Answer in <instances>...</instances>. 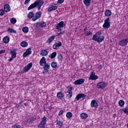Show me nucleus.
Listing matches in <instances>:
<instances>
[{
  "label": "nucleus",
  "instance_id": "obj_39",
  "mask_svg": "<svg viewBox=\"0 0 128 128\" xmlns=\"http://www.w3.org/2000/svg\"><path fill=\"white\" fill-rule=\"evenodd\" d=\"M46 26V24L44 22H42L40 24V26L41 28H44Z\"/></svg>",
  "mask_w": 128,
  "mask_h": 128
},
{
  "label": "nucleus",
  "instance_id": "obj_11",
  "mask_svg": "<svg viewBox=\"0 0 128 128\" xmlns=\"http://www.w3.org/2000/svg\"><path fill=\"white\" fill-rule=\"evenodd\" d=\"M44 4V0H37V4L36 5V6H38V10H40V8H42V6Z\"/></svg>",
  "mask_w": 128,
  "mask_h": 128
},
{
  "label": "nucleus",
  "instance_id": "obj_21",
  "mask_svg": "<svg viewBox=\"0 0 128 128\" xmlns=\"http://www.w3.org/2000/svg\"><path fill=\"white\" fill-rule=\"evenodd\" d=\"M10 54H12V56L16 58V50L14 49L13 50L10 52Z\"/></svg>",
  "mask_w": 128,
  "mask_h": 128
},
{
  "label": "nucleus",
  "instance_id": "obj_36",
  "mask_svg": "<svg viewBox=\"0 0 128 128\" xmlns=\"http://www.w3.org/2000/svg\"><path fill=\"white\" fill-rule=\"evenodd\" d=\"M66 116L68 118H70L72 116V113L71 112H68L66 114Z\"/></svg>",
  "mask_w": 128,
  "mask_h": 128
},
{
  "label": "nucleus",
  "instance_id": "obj_52",
  "mask_svg": "<svg viewBox=\"0 0 128 128\" xmlns=\"http://www.w3.org/2000/svg\"><path fill=\"white\" fill-rule=\"evenodd\" d=\"M64 2V0H58V4H62Z\"/></svg>",
  "mask_w": 128,
  "mask_h": 128
},
{
  "label": "nucleus",
  "instance_id": "obj_49",
  "mask_svg": "<svg viewBox=\"0 0 128 128\" xmlns=\"http://www.w3.org/2000/svg\"><path fill=\"white\" fill-rule=\"evenodd\" d=\"M14 128H20V126L16 124L14 125Z\"/></svg>",
  "mask_w": 128,
  "mask_h": 128
},
{
  "label": "nucleus",
  "instance_id": "obj_47",
  "mask_svg": "<svg viewBox=\"0 0 128 128\" xmlns=\"http://www.w3.org/2000/svg\"><path fill=\"white\" fill-rule=\"evenodd\" d=\"M98 68L100 70H102V65L100 64H98Z\"/></svg>",
  "mask_w": 128,
  "mask_h": 128
},
{
  "label": "nucleus",
  "instance_id": "obj_4",
  "mask_svg": "<svg viewBox=\"0 0 128 128\" xmlns=\"http://www.w3.org/2000/svg\"><path fill=\"white\" fill-rule=\"evenodd\" d=\"M67 88H68V90L67 91L68 94H66V98L68 100L72 96V87L68 86Z\"/></svg>",
  "mask_w": 128,
  "mask_h": 128
},
{
  "label": "nucleus",
  "instance_id": "obj_55",
  "mask_svg": "<svg viewBox=\"0 0 128 128\" xmlns=\"http://www.w3.org/2000/svg\"><path fill=\"white\" fill-rule=\"evenodd\" d=\"M14 58L12 56V57L10 59H8V62H12V60Z\"/></svg>",
  "mask_w": 128,
  "mask_h": 128
},
{
  "label": "nucleus",
  "instance_id": "obj_5",
  "mask_svg": "<svg viewBox=\"0 0 128 128\" xmlns=\"http://www.w3.org/2000/svg\"><path fill=\"white\" fill-rule=\"evenodd\" d=\"M98 78V76L96 75V72H92L90 73V75L88 78V80H96Z\"/></svg>",
  "mask_w": 128,
  "mask_h": 128
},
{
  "label": "nucleus",
  "instance_id": "obj_53",
  "mask_svg": "<svg viewBox=\"0 0 128 128\" xmlns=\"http://www.w3.org/2000/svg\"><path fill=\"white\" fill-rule=\"evenodd\" d=\"M30 2V0H26L24 2V4H28Z\"/></svg>",
  "mask_w": 128,
  "mask_h": 128
},
{
  "label": "nucleus",
  "instance_id": "obj_42",
  "mask_svg": "<svg viewBox=\"0 0 128 128\" xmlns=\"http://www.w3.org/2000/svg\"><path fill=\"white\" fill-rule=\"evenodd\" d=\"M123 112L124 113L126 114H128V108H124Z\"/></svg>",
  "mask_w": 128,
  "mask_h": 128
},
{
  "label": "nucleus",
  "instance_id": "obj_17",
  "mask_svg": "<svg viewBox=\"0 0 128 128\" xmlns=\"http://www.w3.org/2000/svg\"><path fill=\"white\" fill-rule=\"evenodd\" d=\"M90 106L92 108H97L98 106V102H96V101L95 100H93L91 101Z\"/></svg>",
  "mask_w": 128,
  "mask_h": 128
},
{
  "label": "nucleus",
  "instance_id": "obj_20",
  "mask_svg": "<svg viewBox=\"0 0 128 128\" xmlns=\"http://www.w3.org/2000/svg\"><path fill=\"white\" fill-rule=\"evenodd\" d=\"M54 38H56V36H52L46 40V44H52V42H53V40H54Z\"/></svg>",
  "mask_w": 128,
  "mask_h": 128
},
{
  "label": "nucleus",
  "instance_id": "obj_9",
  "mask_svg": "<svg viewBox=\"0 0 128 128\" xmlns=\"http://www.w3.org/2000/svg\"><path fill=\"white\" fill-rule=\"evenodd\" d=\"M84 82V79L81 78V79L76 80L74 82V84H75L76 86L80 85V84H82Z\"/></svg>",
  "mask_w": 128,
  "mask_h": 128
},
{
  "label": "nucleus",
  "instance_id": "obj_2",
  "mask_svg": "<svg viewBox=\"0 0 128 128\" xmlns=\"http://www.w3.org/2000/svg\"><path fill=\"white\" fill-rule=\"evenodd\" d=\"M46 117L44 116L42 118L40 123L38 125V128H46Z\"/></svg>",
  "mask_w": 128,
  "mask_h": 128
},
{
  "label": "nucleus",
  "instance_id": "obj_33",
  "mask_svg": "<svg viewBox=\"0 0 128 128\" xmlns=\"http://www.w3.org/2000/svg\"><path fill=\"white\" fill-rule=\"evenodd\" d=\"M20 45L22 48H26V46H28V42H21Z\"/></svg>",
  "mask_w": 128,
  "mask_h": 128
},
{
  "label": "nucleus",
  "instance_id": "obj_19",
  "mask_svg": "<svg viewBox=\"0 0 128 128\" xmlns=\"http://www.w3.org/2000/svg\"><path fill=\"white\" fill-rule=\"evenodd\" d=\"M46 64V58L42 57V58L40 59V66H44Z\"/></svg>",
  "mask_w": 128,
  "mask_h": 128
},
{
  "label": "nucleus",
  "instance_id": "obj_54",
  "mask_svg": "<svg viewBox=\"0 0 128 128\" xmlns=\"http://www.w3.org/2000/svg\"><path fill=\"white\" fill-rule=\"evenodd\" d=\"M60 32L58 34V36H62V34H64V32H62V31H60Z\"/></svg>",
  "mask_w": 128,
  "mask_h": 128
},
{
  "label": "nucleus",
  "instance_id": "obj_32",
  "mask_svg": "<svg viewBox=\"0 0 128 128\" xmlns=\"http://www.w3.org/2000/svg\"><path fill=\"white\" fill-rule=\"evenodd\" d=\"M55 56H56V52H53L49 56L48 58H54Z\"/></svg>",
  "mask_w": 128,
  "mask_h": 128
},
{
  "label": "nucleus",
  "instance_id": "obj_3",
  "mask_svg": "<svg viewBox=\"0 0 128 128\" xmlns=\"http://www.w3.org/2000/svg\"><path fill=\"white\" fill-rule=\"evenodd\" d=\"M110 18H108L106 20H104V22L102 26L104 28H110Z\"/></svg>",
  "mask_w": 128,
  "mask_h": 128
},
{
  "label": "nucleus",
  "instance_id": "obj_48",
  "mask_svg": "<svg viewBox=\"0 0 128 128\" xmlns=\"http://www.w3.org/2000/svg\"><path fill=\"white\" fill-rule=\"evenodd\" d=\"M29 56L28 54H27V52H26L24 53L23 54V56L24 58H26V56Z\"/></svg>",
  "mask_w": 128,
  "mask_h": 128
},
{
  "label": "nucleus",
  "instance_id": "obj_22",
  "mask_svg": "<svg viewBox=\"0 0 128 128\" xmlns=\"http://www.w3.org/2000/svg\"><path fill=\"white\" fill-rule=\"evenodd\" d=\"M40 56H46L48 54V52L46 50H42V51L40 52Z\"/></svg>",
  "mask_w": 128,
  "mask_h": 128
},
{
  "label": "nucleus",
  "instance_id": "obj_16",
  "mask_svg": "<svg viewBox=\"0 0 128 128\" xmlns=\"http://www.w3.org/2000/svg\"><path fill=\"white\" fill-rule=\"evenodd\" d=\"M38 2V0L34 2V3L32 4L28 8V10H34V8H36V4Z\"/></svg>",
  "mask_w": 128,
  "mask_h": 128
},
{
  "label": "nucleus",
  "instance_id": "obj_58",
  "mask_svg": "<svg viewBox=\"0 0 128 128\" xmlns=\"http://www.w3.org/2000/svg\"><path fill=\"white\" fill-rule=\"evenodd\" d=\"M24 104V106H27L26 103Z\"/></svg>",
  "mask_w": 128,
  "mask_h": 128
},
{
  "label": "nucleus",
  "instance_id": "obj_50",
  "mask_svg": "<svg viewBox=\"0 0 128 128\" xmlns=\"http://www.w3.org/2000/svg\"><path fill=\"white\" fill-rule=\"evenodd\" d=\"M64 114V110H60L58 113V116H62Z\"/></svg>",
  "mask_w": 128,
  "mask_h": 128
},
{
  "label": "nucleus",
  "instance_id": "obj_10",
  "mask_svg": "<svg viewBox=\"0 0 128 128\" xmlns=\"http://www.w3.org/2000/svg\"><path fill=\"white\" fill-rule=\"evenodd\" d=\"M86 95L84 94H80L76 96V100H80V98H82L83 100H84V98H86Z\"/></svg>",
  "mask_w": 128,
  "mask_h": 128
},
{
  "label": "nucleus",
  "instance_id": "obj_1",
  "mask_svg": "<svg viewBox=\"0 0 128 128\" xmlns=\"http://www.w3.org/2000/svg\"><path fill=\"white\" fill-rule=\"evenodd\" d=\"M92 40L94 42H97L100 44V42H104V36H96V35H94L92 38Z\"/></svg>",
  "mask_w": 128,
  "mask_h": 128
},
{
  "label": "nucleus",
  "instance_id": "obj_29",
  "mask_svg": "<svg viewBox=\"0 0 128 128\" xmlns=\"http://www.w3.org/2000/svg\"><path fill=\"white\" fill-rule=\"evenodd\" d=\"M8 32H10V34H12L13 32V34H16V31L14 30V28H8L7 30Z\"/></svg>",
  "mask_w": 128,
  "mask_h": 128
},
{
  "label": "nucleus",
  "instance_id": "obj_25",
  "mask_svg": "<svg viewBox=\"0 0 128 128\" xmlns=\"http://www.w3.org/2000/svg\"><path fill=\"white\" fill-rule=\"evenodd\" d=\"M104 14L106 16H112V12L110 10H106Z\"/></svg>",
  "mask_w": 128,
  "mask_h": 128
},
{
  "label": "nucleus",
  "instance_id": "obj_46",
  "mask_svg": "<svg viewBox=\"0 0 128 128\" xmlns=\"http://www.w3.org/2000/svg\"><path fill=\"white\" fill-rule=\"evenodd\" d=\"M62 54H60L58 56V58L59 60H62Z\"/></svg>",
  "mask_w": 128,
  "mask_h": 128
},
{
  "label": "nucleus",
  "instance_id": "obj_44",
  "mask_svg": "<svg viewBox=\"0 0 128 128\" xmlns=\"http://www.w3.org/2000/svg\"><path fill=\"white\" fill-rule=\"evenodd\" d=\"M4 10H0V16H4Z\"/></svg>",
  "mask_w": 128,
  "mask_h": 128
},
{
  "label": "nucleus",
  "instance_id": "obj_60",
  "mask_svg": "<svg viewBox=\"0 0 128 128\" xmlns=\"http://www.w3.org/2000/svg\"><path fill=\"white\" fill-rule=\"evenodd\" d=\"M81 0V1H82V0Z\"/></svg>",
  "mask_w": 128,
  "mask_h": 128
},
{
  "label": "nucleus",
  "instance_id": "obj_38",
  "mask_svg": "<svg viewBox=\"0 0 128 128\" xmlns=\"http://www.w3.org/2000/svg\"><path fill=\"white\" fill-rule=\"evenodd\" d=\"M32 122H34V118H28L27 119V122L28 124H32Z\"/></svg>",
  "mask_w": 128,
  "mask_h": 128
},
{
  "label": "nucleus",
  "instance_id": "obj_6",
  "mask_svg": "<svg viewBox=\"0 0 128 128\" xmlns=\"http://www.w3.org/2000/svg\"><path fill=\"white\" fill-rule=\"evenodd\" d=\"M42 16V12H36L34 14V16L32 18L33 22H36L37 20H38Z\"/></svg>",
  "mask_w": 128,
  "mask_h": 128
},
{
  "label": "nucleus",
  "instance_id": "obj_37",
  "mask_svg": "<svg viewBox=\"0 0 128 128\" xmlns=\"http://www.w3.org/2000/svg\"><path fill=\"white\" fill-rule=\"evenodd\" d=\"M10 22L12 24H14L16 22V18H12L10 20Z\"/></svg>",
  "mask_w": 128,
  "mask_h": 128
},
{
  "label": "nucleus",
  "instance_id": "obj_8",
  "mask_svg": "<svg viewBox=\"0 0 128 128\" xmlns=\"http://www.w3.org/2000/svg\"><path fill=\"white\" fill-rule=\"evenodd\" d=\"M64 21H62L56 25V28L59 30V32H62V28H64Z\"/></svg>",
  "mask_w": 128,
  "mask_h": 128
},
{
  "label": "nucleus",
  "instance_id": "obj_26",
  "mask_svg": "<svg viewBox=\"0 0 128 128\" xmlns=\"http://www.w3.org/2000/svg\"><path fill=\"white\" fill-rule=\"evenodd\" d=\"M57 98L58 100H62L64 98V94L62 92H58L57 93Z\"/></svg>",
  "mask_w": 128,
  "mask_h": 128
},
{
  "label": "nucleus",
  "instance_id": "obj_31",
  "mask_svg": "<svg viewBox=\"0 0 128 128\" xmlns=\"http://www.w3.org/2000/svg\"><path fill=\"white\" fill-rule=\"evenodd\" d=\"M51 66L52 68H56L58 66V63L56 62H53L51 63Z\"/></svg>",
  "mask_w": 128,
  "mask_h": 128
},
{
  "label": "nucleus",
  "instance_id": "obj_24",
  "mask_svg": "<svg viewBox=\"0 0 128 128\" xmlns=\"http://www.w3.org/2000/svg\"><path fill=\"white\" fill-rule=\"evenodd\" d=\"M3 42L4 44H8L10 42V37L8 36H6L3 38Z\"/></svg>",
  "mask_w": 128,
  "mask_h": 128
},
{
  "label": "nucleus",
  "instance_id": "obj_28",
  "mask_svg": "<svg viewBox=\"0 0 128 128\" xmlns=\"http://www.w3.org/2000/svg\"><path fill=\"white\" fill-rule=\"evenodd\" d=\"M34 16V12H30L28 15V18H32Z\"/></svg>",
  "mask_w": 128,
  "mask_h": 128
},
{
  "label": "nucleus",
  "instance_id": "obj_56",
  "mask_svg": "<svg viewBox=\"0 0 128 128\" xmlns=\"http://www.w3.org/2000/svg\"><path fill=\"white\" fill-rule=\"evenodd\" d=\"M87 30H88V28L87 27H85L84 30V32H86Z\"/></svg>",
  "mask_w": 128,
  "mask_h": 128
},
{
  "label": "nucleus",
  "instance_id": "obj_57",
  "mask_svg": "<svg viewBox=\"0 0 128 128\" xmlns=\"http://www.w3.org/2000/svg\"><path fill=\"white\" fill-rule=\"evenodd\" d=\"M116 114H113V116H114V118L116 117Z\"/></svg>",
  "mask_w": 128,
  "mask_h": 128
},
{
  "label": "nucleus",
  "instance_id": "obj_23",
  "mask_svg": "<svg viewBox=\"0 0 128 128\" xmlns=\"http://www.w3.org/2000/svg\"><path fill=\"white\" fill-rule=\"evenodd\" d=\"M58 10V6H52L48 8V12H52V10Z\"/></svg>",
  "mask_w": 128,
  "mask_h": 128
},
{
  "label": "nucleus",
  "instance_id": "obj_7",
  "mask_svg": "<svg viewBox=\"0 0 128 128\" xmlns=\"http://www.w3.org/2000/svg\"><path fill=\"white\" fill-rule=\"evenodd\" d=\"M106 82H99L97 84V88H100L101 90H104L106 88Z\"/></svg>",
  "mask_w": 128,
  "mask_h": 128
},
{
  "label": "nucleus",
  "instance_id": "obj_13",
  "mask_svg": "<svg viewBox=\"0 0 128 128\" xmlns=\"http://www.w3.org/2000/svg\"><path fill=\"white\" fill-rule=\"evenodd\" d=\"M62 46V42H58L55 43L53 45V48L54 50H58V48H59L60 46Z\"/></svg>",
  "mask_w": 128,
  "mask_h": 128
},
{
  "label": "nucleus",
  "instance_id": "obj_14",
  "mask_svg": "<svg viewBox=\"0 0 128 128\" xmlns=\"http://www.w3.org/2000/svg\"><path fill=\"white\" fill-rule=\"evenodd\" d=\"M44 70L45 71H44V72H48V70H50V64H46L44 65Z\"/></svg>",
  "mask_w": 128,
  "mask_h": 128
},
{
  "label": "nucleus",
  "instance_id": "obj_43",
  "mask_svg": "<svg viewBox=\"0 0 128 128\" xmlns=\"http://www.w3.org/2000/svg\"><path fill=\"white\" fill-rule=\"evenodd\" d=\"M102 32L100 31H98L96 32V34L94 36H102Z\"/></svg>",
  "mask_w": 128,
  "mask_h": 128
},
{
  "label": "nucleus",
  "instance_id": "obj_34",
  "mask_svg": "<svg viewBox=\"0 0 128 128\" xmlns=\"http://www.w3.org/2000/svg\"><path fill=\"white\" fill-rule=\"evenodd\" d=\"M118 104L120 106H124V101L123 100H119Z\"/></svg>",
  "mask_w": 128,
  "mask_h": 128
},
{
  "label": "nucleus",
  "instance_id": "obj_18",
  "mask_svg": "<svg viewBox=\"0 0 128 128\" xmlns=\"http://www.w3.org/2000/svg\"><path fill=\"white\" fill-rule=\"evenodd\" d=\"M4 12H10V4H6L4 6Z\"/></svg>",
  "mask_w": 128,
  "mask_h": 128
},
{
  "label": "nucleus",
  "instance_id": "obj_27",
  "mask_svg": "<svg viewBox=\"0 0 128 128\" xmlns=\"http://www.w3.org/2000/svg\"><path fill=\"white\" fill-rule=\"evenodd\" d=\"M84 2L86 6H90V0H84Z\"/></svg>",
  "mask_w": 128,
  "mask_h": 128
},
{
  "label": "nucleus",
  "instance_id": "obj_30",
  "mask_svg": "<svg viewBox=\"0 0 128 128\" xmlns=\"http://www.w3.org/2000/svg\"><path fill=\"white\" fill-rule=\"evenodd\" d=\"M81 118H86L88 116L86 113H82L80 114Z\"/></svg>",
  "mask_w": 128,
  "mask_h": 128
},
{
  "label": "nucleus",
  "instance_id": "obj_45",
  "mask_svg": "<svg viewBox=\"0 0 128 128\" xmlns=\"http://www.w3.org/2000/svg\"><path fill=\"white\" fill-rule=\"evenodd\" d=\"M92 32H90V31H89L88 33H86L85 34V36H92Z\"/></svg>",
  "mask_w": 128,
  "mask_h": 128
},
{
  "label": "nucleus",
  "instance_id": "obj_51",
  "mask_svg": "<svg viewBox=\"0 0 128 128\" xmlns=\"http://www.w3.org/2000/svg\"><path fill=\"white\" fill-rule=\"evenodd\" d=\"M4 52H6L5 50H0V54H4Z\"/></svg>",
  "mask_w": 128,
  "mask_h": 128
},
{
  "label": "nucleus",
  "instance_id": "obj_40",
  "mask_svg": "<svg viewBox=\"0 0 128 128\" xmlns=\"http://www.w3.org/2000/svg\"><path fill=\"white\" fill-rule=\"evenodd\" d=\"M23 32H28V27H24L22 28Z\"/></svg>",
  "mask_w": 128,
  "mask_h": 128
},
{
  "label": "nucleus",
  "instance_id": "obj_15",
  "mask_svg": "<svg viewBox=\"0 0 128 128\" xmlns=\"http://www.w3.org/2000/svg\"><path fill=\"white\" fill-rule=\"evenodd\" d=\"M128 39L124 38L121 41H120V44L122 46H126V44H128Z\"/></svg>",
  "mask_w": 128,
  "mask_h": 128
},
{
  "label": "nucleus",
  "instance_id": "obj_35",
  "mask_svg": "<svg viewBox=\"0 0 128 128\" xmlns=\"http://www.w3.org/2000/svg\"><path fill=\"white\" fill-rule=\"evenodd\" d=\"M56 124H58V126H62V124H64L62 122L58 120H56Z\"/></svg>",
  "mask_w": 128,
  "mask_h": 128
},
{
  "label": "nucleus",
  "instance_id": "obj_41",
  "mask_svg": "<svg viewBox=\"0 0 128 128\" xmlns=\"http://www.w3.org/2000/svg\"><path fill=\"white\" fill-rule=\"evenodd\" d=\"M26 52H27V54L30 56V54H32V48H29L26 51Z\"/></svg>",
  "mask_w": 128,
  "mask_h": 128
},
{
  "label": "nucleus",
  "instance_id": "obj_12",
  "mask_svg": "<svg viewBox=\"0 0 128 128\" xmlns=\"http://www.w3.org/2000/svg\"><path fill=\"white\" fill-rule=\"evenodd\" d=\"M32 66V63L30 62L26 66L24 69H23V72H28L30 70V68Z\"/></svg>",
  "mask_w": 128,
  "mask_h": 128
},
{
  "label": "nucleus",
  "instance_id": "obj_59",
  "mask_svg": "<svg viewBox=\"0 0 128 128\" xmlns=\"http://www.w3.org/2000/svg\"><path fill=\"white\" fill-rule=\"evenodd\" d=\"M127 127H128V124H127Z\"/></svg>",
  "mask_w": 128,
  "mask_h": 128
}]
</instances>
